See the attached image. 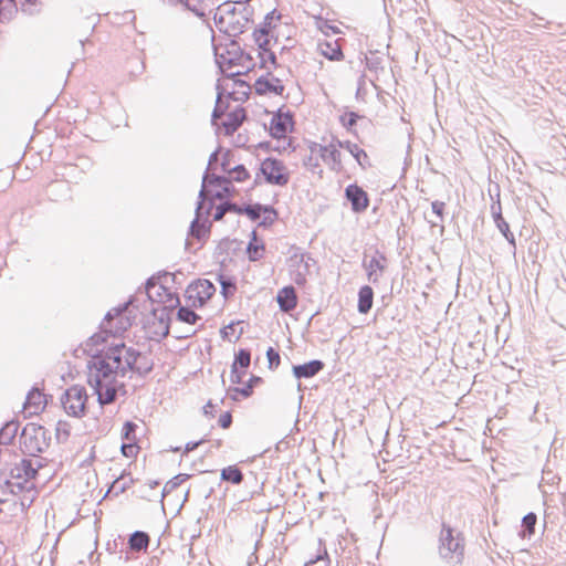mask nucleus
Masks as SVG:
<instances>
[{
    "label": "nucleus",
    "mask_w": 566,
    "mask_h": 566,
    "mask_svg": "<svg viewBox=\"0 0 566 566\" xmlns=\"http://www.w3.org/2000/svg\"><path fill=\"white\" fill-rule=\"evenodd\" d=\"M205 191L206 190H203V188L199 191L196 207V218L191 221L188 232L192 239L198 240L201 242V244L205 243L210 235L211 222L207 219V216L209 211L214 207L213 201L208 200L207 208L205 209Z\"/></svg>",
    "instance_id": "nucleus-4"
},
{
    "label": "nucleus",
    "mask_w": 566,
    "mask_h": 566,
    "mask_svg": "<svg viewBox=\"0 0 566 566\" xmlns=\"http://www.w3.org/2000/svg\"><path fill=\"white\" fill-rule=\"evenodd\" d=\"M268 367L271 370L276 369L281 364L280 352L274 347H269L266 350Z\"/></svg>",
    "instance_id": "nucleus-55"
},
{
    "label": "nucleus",
    "mask_w": 566,
    "mask_h": 566,
    "mask_svg": "<svg viewBox=\"0 0 566 566\" xmlns=\"http://www.w3.org/2000/svg\"><path fill=\"white\" fill-rule=\"evenodd\" d=\"M221 481L238 485L243 481V473L238 465H229L221 470Z\"/></svg>",
    "instance_id": "nucleus-37"
},
{
    "label": "nucleus",
    "mask_w": 566,
    "mask_h": 566,
    "mask_svg": "<svg viewBox=\"0 0 566 566\" xmlns=\"http://www.w3.org/2000/svg\"><path fill=\"white\" fill-rule=\"evenodd\" d=\"M501 234L505 238L507 243L515 250L516 249V239L514 233L510 229V224L506 220L501 221L495 224Z\"/></svg>",
    "instance_id": "nucleus-49"
},
{
    "label": "nucleus",
    "mask_w": 566,
    "mask_h": 566,
    "mask_svg": "<svg viewBox=\"0 0 566 566\" xmlns=\"http://www.w3.org/2000/svg\"><path fill=\"white\" fill-rule=\"evenodd\" d=\"M248 112L243 106H237L227 114V119L222 122V130L226 136H232L247 120Z\"/></svg>",
    "instance_id": "nucleus-22"
},
{
    "label": "nucleus",
    "mask_w": 566,
    "mask_h": 566,
    "mask_svg": "<svg viewBox=\"0 0 566 566\" xmlns=\"http://www.w3.org/2000/svg\"><path fill=\"white\" fill-rule=\"evenodd\" d=\"M154 361L147 355L134 348L127 350L125 369L122 368V377H125L127 371L137 374L142 378H146L154 369Z\"/></svg>",
    "instance_id": "nucleus-10"
},
{
    "label": "nucleus",
    "mask_w": 566,
    "mask_h": 566,
    "mask_svg": "<svg viewBox=\"0 0 566 566\" xmlns=\"http://www.w3.org/2000/svg\"><path fill=\"white\" fill-rule=\"evenodd\" d=\"M387 258L385 253L380 252L378 249H375L374 255L367 260V254L365 253L363 259V268L366 270L367 279L373 284L378 283L379 277L386 270Z\"/></svg>",
    "instance_id": "nucleus-17"
},
{
    "label": "nucleus",
    "mask_w": 566,
    "mask_h": 566,
    "mask_svg": "<svg viewBox=\"0 0 566 566\" xmlns=\"http://www.w3.org/2000/svg\"><path fill=\"white\" fill-rule=\"evenodd\" d=\"M331 559L325 551L323 554L316 555L314 558L310 559L304 564V566H329Z\"/></svg>",
    "instance_id": "nucleus-56"
},
{
    "label": "nucleus",
    "mask_w": 566,
    "mask_h": 566,
    "mask_svg": "<svg viewBox=\"0 0 566 566\" xmlns=\"http://www.w3.org/2000/svg\"><path fill=\"white\" fill-rule=\"evenodd\" d=\"M104 343V338L101 333L93 334L85 344L81 347L83 354L91 357L87 361L88 377L87 382L94 391L101 389L102 385L117 381L116 378L119 373L114 366L106 361L105 358L101 357L98 346Z\"/></svg>",
    "instance_id": "nucleus-1"
},
{
    "label": "nucleus",
    "mask_w": 566,
    "mask_h": 566,
    "mask_svg": "<svg viewBox=\"0 0 566 566\" xmlns=\"http://www.w3.org/2000/svg\"><path fill=\"white\" fill-rule=\"evenodd\" d=\"M303 166L313 174H318L319 176L323 174L318 158L314 157L312 154L303 158Z\"/></svg>",
    "instance_id": "nucleus-53"
},
{
    "label": "nucleus",
    "mask_w": 566,
    "mask_h": 566,
    "mask_svg": "<svg viewBox=\"0 0 566 566\" xmlns=\"http://www.w3.org/2000/svg\"><path fill=\"white\" fill-rule=\"evenodd\" d=\"M40 442L42 447V453L50 447L51 433L50 431L40 424Z\"/></svg>",
    "instance_id": "nucleus-63"
},
{
    "label": "nucleus",
    "mask_w": 566,
    "mask_h": 566,
    "mask_svg": "<svg viewBox=\"0 0 566 566\" xmlns=\"http://www.w3.org/2000/svg\"><path fill=\"white\" fill-rule=\"evenodd\" d=\"M282 14L273 9L268 12L263 19V21L256 25L253 30L252 35L261 36V35H271L273 36V32L277 27V23L281 21Z\"/></svg>",
    "instance_id": "nucleus-25"
},
{
    "label": "nucleus",
    "mask_w": 566,
    "mask_h": 566,
    "mask_svg": "<svg viewBox=\"0 0 566 566\" xmlns=\"http://www.w3.org/2000/svg\"><path fill=\"white\" fill-rule=\"evenodd\" d=\"M94 394L101 407L113 403L117 398V381L102 385Z\"/></svg>",
    "instance_id": "nucleus-32"
},
{
    "label": "nucleus",
    "mask_w": 566,
    "mask_h": 566,
    "mask_svg": "<svg viewBox=\"0 0 566 566\" xmlns=\"http://www.w3.org/2000/svg\"><path fill=\"white\" fill-rule=\"evenodd\" d=\"M251 364V350L249 348H239L234 353L233 363L231 365L230 380L233 385L243 384V377Z\"/></svg>",
    "instance_id": "nucleus-16"
},
{
    "label": "nucleus",
    "mask_w": 566,
    "mask_h": 566,
    "mask_svg": "<svg viewBox=\"0 0 566 566\" xmlns=\"http://www.w3.org/2000/svg\"><path fill=\"white\" fill-rule=\"evenodd\" d=\"M335 143L338 148L347 150L354 157V159L363 170H367L373 166L368 154L357 144L352 143L350 140L340 139H335Z\"/></svg>",
    "instance_id": "nucleus-23"
},
{
    "label": "nucleus",
    "mask_w": 566,
    "mask_h": 566,
    "mask_svg": "<svg viewBox=\"0 0 566 566\" xmlns=\"http://www.w3.org/2000/svg\"><path fill=\"white\" fill-rule=\"evenodd\" d=\"M174 2L181 3L187 10L191 11L196 17L200 19L206 18V11L202 7V0H175Z\"/></svg>",
    "instance_id": "nucleus-44"
},
{
    "label": "nucleus",
    "mask_w": 566,
    "mask_h": 566,
    "mask_svg": "<svg viewBox=\"0 0 566 566\" xmlns=\"http://www.w3.org/2000/svg\"><path fill=\"white\" fill-rule=\"evenodd\" d=\"M256 209L263 210V218L258 222L260 228L268 229L279 219V211L271 205L258 206Z\"/></svg>",
    "instance_id": "nucleus-36"
},
{
    "label": "nucleus",
    "mask_w": 566,
    "mask_h": 566,
    "mask_svg": "<svg viewBox=\"0 0 566 566\" xmlns=\"http://www.w3.org/2000/svg\"><path fill=\"white\" fill-rule=\"evenodd\" d=\"M122 453L126 458L134 457L137 453L138 447L136 442L124 441L120 447Z\"/></svg>",
    "instance_id": "nucleus-59"
},
{
    "label": "nucleus",
    "mask_w": 566,
    "mask_h": 566,
    "mask_svg": "<svg viewBox=\"0 0 566 566\" xmlns=\"http://www.w3.org/2000/svg\"><path fill=\"white\" fill-rule=\"evenodd\" d=\"M374 290L370 285H363L358 290L357 311L359 314L370 312L374 304Z\"/></svg>",
    "instance_id": "nucleus-30"
},
{
    "label": "nucleus",
    "mask_w": 566,
    "mask_h": 566,
    "mask_svg": "<svg viewBox=\"0 0 566 566\" xmlns=\"http://www.w3.org/2000/svg\"><path fill=\"white\" fill-rule=\"evenodd\" d=\"M150 543V536L144 531L133 532L127 539V545L133 552H146Z\"/></svg>",
    "instance_id": "nucleus-31"
},
{
    "label": "nucleus",
    "mask_w": 566,
    "mask_h": 566,
    "mask_svg": "<svg viewBox=\"0 0 566 566\" xmlns=\"http://www.w3.org/2000/svg\"><path fill=\"white\" fill-rule=\"evenodd\" d=\"M233 418L231 411H224L219 416L218 426L222 429H229L232 424Z\"/></svg>",
    "instance_id": "nucleus-64"
},
{
    "label": "nucleus",
    "mask_w": 566,
    "mask_h": 566,
    "mask_svg": "<svg viewBox=\"0 0 566 566\" xmlns=\"http://www.w3.org/2000/svg\"><path fill=\"white\" fill-rule=\"evenodd\" d=\"M260 59L259 67L260 69H268V63H270L274 69H279L280 64L277 63L276 54L273 51H268L261 55L258 56Z\"/></svg>",
    "instance_id": "nucleus-52"
},
{
    "label": "nucleus",
    "mask_w": 566,
    "mask_h": 566,
    "mask_svg": "<svg viewBox=\"0 0 566 566\" xmlns=\"http://www.w3.org/2000/svg\"><path fill=\"white\" fill-rule=\"evenodd\" d=\"M253 88L255 94L261 96H282L285 91L282 80L275 76L271 70H268L265 74L260 75L255 80Z\"/></svg>",
    "instance_id": "nucleus-13"
},
{
    "label": "nucleus",
    "mask_w": 566,
    "mask_h": 566,
    "mask_svg": "<svg viewBox=\"0 0 566 566\" xmlns=\"http://www.w3.org/2000/svg\"><path fill=\"white\" fill-rule=\"evenodd\" d=\"M537 524V515L534 512H528L523 516L521 522V530L518 531V536L523 539L531 538L535 533V527Z\"/></svg>",
    "instance_id": "nucleus-34"
},
{
    "label": "nucleus",
    "mask_w": 566,
    "mask_h": 566,
    "mask_svg": "<svg viewBox=\"0 0 566 566\" xmlns=\"http://www.w3.org/2000/svg\"><path fill=\"white\" fill-rule=\"evenodd\" d=\"M214 60L216 64L219 69V72L223 75L226 74V70L232 69L234 66V57H230L227 54V46L223 52H219L218 49L214 48Z\"/></svg>",
    "instance_id": "nucleus-39"
},
{
    "label": "nucleus",
    "mask_w": 566,
    "mask_h": 566,
    "mask_svg": "<svg viewBox=\"0 0 566 566\" xmlns=\"http://www.w3.org/2000/svg\"><path fill=\"white\" fill-rule=\"evenodd\" d=\"M226 176H229L233 181L242 182L250 178V172L244 165L239 164L230 170Z\"/></svg>",
    "instance_id": "nucleus-47"
},
{
    "label": "nucleus",
    "mask_w": 566,
    "mask_h": 566,
    "mask_svg": "<svg viewBox=\"0 0 566 566\" xmlns=\"http://www.w3.org/2000/svg\"><path fill=\"white\" fill-rule=\"evenodd\" d=\"M344 198L350 203L354 213H364L370 203L369 195L357 182L350 184L345 188Z\"/></svg>",
    "instance_id": "nucleus-14"
},
{
    "label": "nucleus",
    "mask_w": 566,
    "mask_h": 566,
    "mask_svg": "<svg viewBox=\"0 0 566 566\" xmlns=\"http://www.w3.org/2000/svg\"><path fill=\"white\" fill-rule=\"evenodd\" d=\"M258 206L264 205L260 202L242 205V216H247L253 222L259 221L263 210L256 209Z\"/></svg>",
    "instance_id": "nucleus-46"
},
{
    "label": "nucleus",
    "mask_w": 566,
    "mask_h": 566,
    "mask_svg": "<svg viewBox=\"0 0 566 566\" xmlns=\"http://www.w3.org/2000/svg\"><path fill=\"white\" fill-rule=\"evenodd\" d=\"M325 368L321 359H312L304 364L293 365L292 374L296 379H308L318 375Z\"/></svg>",
    "instance_id": "nucleus-24"
},
{
    "label": "nucleus",
    "mask_w": 566,
    "mask_h": 566,
    "mask_svg": "<svg viewBox=\"0 0 566 566\" xmlns=\"http://www.w3.org/2000/svg\"><path fill=\"white\" fill-rule=\"evenodd\" d=\"M42 397H43L42 391L36 386H33L27 395L24 405L27 407L33 406V407H35V409H38L39 405L41 403Z\"/></svg>",
    "instance_id": "nucleus-50"
},
{
    "label": "nucleus",
    "mask_w": 566,
    "mask_h": 566,
    "mask_svg": "<svg viewBox=\"0 0 566 566\" xmlns=\"http://www.w3.org/2000/svg\"><path fill=\"white\" fill-rule=\"evenodd\" d=\"M127 350H134V348L127 347L124 342L113 343L107 348L98 349L101 357L114 366L117 373H119V377H122L120 369H125Z\"/></svg>",
    "instance_id": "nucleus-15"
},
{
    "label": "nucleus",
    "mask_w": 566,
    "mask_h": 566,
    "mask_svg": "<svg viewBox=\"0 0 566 566\" xmlns=\"http://www.w3.org/2000/svg\"><path fill=\"white\" fill-rule=\"evenodd\" d=\"M216 90H217V101H216V106L212 111V114H211V124L213 126H216V120H217V117L219 116H222L224 114H228V109H229V99H234V101H241L242 98H239V97H234V93L233 92H228L223 85H222V82L220 80L217 81V84H216Z\"/></svg>",
    "instance_id": "nucleus-19"
},
{
    "label": "nucleus",
    "mask_w": 566,
    "mask_h": 566,
    "mask_svg": "<svg viewBox=\"0 0 566 566\" xmlns=\"http://www.w3.org/2000/svg\"><path fill=\"white\" fill-rule=\"evenodd\" d=\"M71 433V426L67 421L59 420L55 427V439L59 443L65 442Z\"/></svg>",
    "instance_id": "nucleus-48"
},
{
    "label": "nucleus",
    "mask_w": 566,
    "mask_h": 566,
    "mask_svg": "<svg viewBox=\"0 0 566 566\" xmlns=\"http://www.w3.org/2000/svg\"><path fill=\"white\" fill-rule=\"evenodd\" d=\"M235 4L237 3L232 0H226L217 8V11L223 12L226 15H231L233 18L237 13L239 14V10Z\"/></svg>",
    "instance_id": "nucleus-57"
},
{
    "label": "nucleus",
    "mask_w": 566,
    "mask_h": 566,
    "mask_svg": "<svg viewBox=\"0 0 566 566\" xmlns=\"http://www.w3.org/2000/svg\"><path fill=\"white\" fill-rule=\"evenodd\" d=\"M156 286L158 287V291L156 294L159 297V303L167 304V305H164L163 307H167L168 311L172 312L175 308H177L180 305V298H179L178 294L175 292H171L166 286L165 283H159L155 276L147 279V281L145 283L146 294H147L148 300L151 303L155 302V298L151 295L150 291L153 289H155Z\"/></svg>",
    "instance_id": "nucleus-12"
},
{
    "label": "nucleus",
    "mask_w": 566,
    "mask_h": 566,
    "mask_svg": "<svg viewBox=\"0 0 566 566\" xmlns=\"http://www.w3.org/2000/svg\"><path fill=\"white\" fill-rule=\"evenodd\" d=\"M439 554L442 559L453 566L461 564L464 555V543L461 534L458 533L454 536V530L446 523H442Z\"/></svg>",
    "instance_id": "nucleus-3"
},
{
    "label": "nucleus",
    "mask_w": 566,
    "mask_h": 566,
    "mask_svg": "<svg viewBox=\"0 0 566 566\" xmlns=\"http://www.w3.org/2000/svg\"><path fill=\"white\" fill-rule=\"evenodd\" d=\"M265 251V244L261 238L258 237V232L253 230L250 234V240L245 248V253L250 262L260 261Z\"/></svg>",
    "instance_id": "nucleus-28"
},
{
    "label": "nucleus",
    "mask_w": 566,
    "mask_h": 566,
    "mask_svg": "<svg viewBox=\"0 0 566 566\" xmlns=\"http://www.w3.org/2000/svg\"><path fill=\"white\" fill-rule=\"evenodd\" d=\"M40 424L27 423L20 433V449L25 457H39L42 453Z\"/></svg>",
    "instance_id": "nucleus-9"
},
{
    "label": "nucleus",
    "mask_w": 566,
    "mask_h": 566,
    "mask_svg": "<svg viewBox=\"0 0 566 566\" xmlns=\"http://www.w3.org/2000/svg\"><path fill=\"white\" fill-rule=\"evenodd\" d=\"M191 307L192 306L189 304L188 306L179 305L177 307V319L191 325L197 324L201 319V316L197 314Z\"/></svg>",
    "instance_id": "nucleus-38"
},
{
    "label": "nucleus",
    "mask_w": 566,
    "mask_h": 566,
    "mask_svg": "<svg viewBox=\"0 0 566 566\" xmlns=\"http://www.w3.org/2000/svg\"><path fill=\"white\" fill-rule=\"evenodd\" d=\"M377 52H370V56H366V66L369 71L377 72L382 69V59L376 55Z\"/></svg>",
    "instance_id": "nucleus-58"
},
{
    "label": "nucleus",
    "mask_w": 566,
    "mask_h": 566,
    "mask_svg": "<svg viewBox=\"0 0 566 566\" xmlns=\"http://www.w3.org/2000/svg\"><path fill=\"white\" fill-rule=\"evenodd\" d=\"M157 308L151 310V314L155 316V318L158 319L159 324L163 325L164 331L161 333L163 337H167L169 335L170 329V323H171V311H168L167 307L161 308L160 315H157Z\"/></svg>",
    "instance_id": "nucleus-43"
},
{
    "label": "nucleus",
    "mask_w": 566,
    "mask_h": 566,
    "mask_svg": "<svg viewBox=\"0 0 566 566\" xmlns=\"http://www.w3.org/2000/svg\"><path fill=\"white\" fill-rule=\"evenodd\" d=\"M432 212L439 218L440 222L444 221L446 202L434 200L431 202Z\"/></svg>",
    "instance_id": "nucleus-61"
},
{
    "label": "nucleus",
    "mask_w": 566,
    "mask_h": 566,
    "mask_svg": "<svg viewBox=\"0 0 566 566\" xmlns=\"http://www.w3.org/2000/svg\"><path fill=\"white\" fill-rule=\"evenodd\" d=\"M253 36V41L254 43L256 44L258 46V56L270 51V45H271V35H261V36H256V35H252Z\"/></svg>",
    "instance_id": "nucleus-54"
},
{
    "label": "nucleus",
    "mask_w": 566,
    "mask_h": 566,
    "mask_svg": "<svg viewBox=\"0 0 566 566\" xmlns=\"http://www.w3.org/2000/svg\"><path fill=\"white\" fill-rule=\"evenodd\" d=\"M263 382V378L256 375H251L243 386H231L227 389V397L232 401H240V397L247 399L253 395V389Z\"/></svg>",
    "instance_id": "nucleus-20"
},
{
    "label": "nucleus",
    "mask_w": 566,
    "mask_h": 566,
    "mask_svg": "<svg viewBox=\"0 0 566 566\" xmlns=\"http://www.w3.org/2000/svg\"><path fill=\"white\" fill-rule=\"evenodd\" d=\"M340 156V151L337 149L336 144L325 145L321 148L319 157L328 165L329 169L335 172H340L343 170Z\"/></svg>",
    "instance_id": "nucleus-27"
},
{
    "label": "nucleus",
    "mask_w": 566,
    "mask_h": 566,
    "mask_svg": "<svg viewBox=\"0 0 566 566\" xmlns=\"http://www.w3.org/2000/svg\"><path fill=\"white\" fill-rule=\"evenodd\" d=\"M319 53L327 60L338 62L344 60V52L338 44V40L335 41H322L318 42Z\"/></svg>",
    "instance_id": "nucleus-29"
},
{
    "label": "nucleus",
    "mask_w": 566,
    "mask_h": 566,
    "mask_svg": "<svg viewBox=\"0 0 566 566\" xmlns=\"http://www.w3.org/2000/svg\"><path fill=\"white\" fill-rule=\"evenodd\" d=\"M259 171L268 185L285 187L291 179V172L285 164L275 157H266L259 165Z\"/></svg>",
    "instance_id": "nucleus-5"
},
{
    "label": "nucleus",
    "mask_w": 566,
    "mask_h": 566,
    "mask_svg": "<svg viewBox=\"0 0 566 566\" xmlns=\"http://www.w3.org/2000/svg\"><path fill=\"white\" fill-rule=\"evenodd\" d=\"M232 157H233V154L231 150L227 149L223 154H222V158H221V163H220V168L221 170L227 175L228 172H230V170L232 169L231 167V161H232Z\"/></svg>",
    "instance_id": "nucleus-60"
},
{
    "label": "nucleus",
    "mask_w": 566,
    "mask_h": 566,
    "mask_svg": "<svg viewBox=\"0 0 566 566\" xmlns=\"http://www.w3.org/2000/svg\"><path fill=\"white\" fill-rule=\"evenodd\" d=\"M294 114L291 111L283 112V106L276 109L269 124V135L274 139L285 138L294 127Z\"/></svg>",
    "instance_id": "nucleus-11"
},
{
    "label": "nucleus",
    "mask_w": 566,
    "mask_h": 566,
    "mask_svg": "<svg viewBox=\"0 0 566 566\" xmlns=\"http://www.w3.org/2000/svg\"><path fill=\"white\" fill-rule=\"evenodd\" d=\"M206 186L214 188L212 197L220 201L230 200L238 193L235 187L233 186V180L229 176L209 174L208 169H206L202 176L201 189H205Z\"/></svg>",
    "instance_id": "nucleus-8"
},
{
    "label": "nucleus",
    "mask_w": 566,
    "mask_h": 566,
    "mask_svg": "<svg viewBox=\"0 0 566 566\" xmlns=\"http://www.w3.org/2000/svg\"><path fill=\"white\" fill-rule=\"evenodd\" d=\"M137 429H138V426L135 422H133L130 420L125 421L123 424V429H122L123 441L136 442V430Z\"/></svg>",
    "instance_id": "nucleus-51"
},
{
    "label": "nucleus",
    "mask_w": 566,
    "mask_h": 566,
    "mask_svg": "<svg viewBox=\"0 0 566 566\" xmlns=\"http://www.w3.org/2000/svg\"><path fill=\"white\" fill-rule=\"evenodd\" d=\"M254 9L251 6H244L239 10V19H231L226 28L224 33L229 36L237 38L244 33L250 23H253Z\"/></svg>",
    "instance_id": "nucleus-18"
},
{
    "label": "nucleus",
    "mask_w": 566,
    "mask_h": 566,
    "mask_svg": "<svg viewBox=\"0 0 566 566\" xmlns=\"http://www.w3.org/2000/svg\"><path fill=\"white\" fill-rule=\"evenodd\" d=\"M217 281L220 284V293L224 300L231 298L237 292V280L231 275L218 274Z\"/></svg>",
    "instance_id": "nucleus-35"
},
{
    "label": "nucleus",
    "mask_w": 566,
    "mask_h": 566,
    "mask_svg": "<svg viewBox=\"0 0 566 566\" xmlns=\"http://www.w3.org/2000/svg\"><path fill=\"white\" fill-rule=\"evenodd\" d=\"M364 116L354 111H347L339 116V123L348 133H356L355 126Z\"/></svg>",
    "instance_id": "nucleus-40"
},
{
    "label": "nucleus",
    "mask_w": 566,
    "mask_h": 566,
    "mask_svg": "<svg viewBox=\"0 0 566 566\" xmlns=\"http://www.w3.org/2000/svg\"><path fill=\"white\" fill-rule=\"evenodd\" d=\"M87 394L86 389L80 385H73L67 388L62 397L61 403L69 416L82 418L86 412Z\"/></svg>",
    "instance_id": "nucleus-6"
},
{
    "label": "nucleus",
    "mask_w": 566,
    "mask_h": 566,
    "mask_svg": "<svg viewBox=\"0 0 566 566\" xmlns=\"http://www.w3.org/2000/svg\"><path fill=\"white\" fill-rule=\"evenodd\" d=\"M10 478L15 480L31 481L36 479V472L34 469V461L30 458L21 459L20 463L15 464L10 470Z\"/></svg>",
    "instance_id": "nucleus-26"
},
{
    "label": "nucleus",
    "mask_w": 566,
    "mask_h": 566,
    "mask_svg": "<svg viewBox=\"0 0 566 566\" xmlns=\"http://www.w3.org/2000/svg\"><path fill=\"white\" fill-rule=\"evenodd\" d=\"M190 478V474L187 473H179L175 475L172 479H170L163 488L161 491V502L165 496H167L169 493H171L174 490H176L178 486H180L185 481H187Z\"/></svg>",
    "instance_id": "nucleus-42"
},
{
    "label": "nucleus",
    "mask_w": 566,
    "mask_h": 566,
    "mask_svg": "<svg viewBox=\"0 0 566 566\" xmlns=\"http://www.w3.org/2000/svg\"><path fill=\"white\" fill-rule=\"evenodd\" d=\"M133 482H134L133 478H128V480H126V476L123 473L120 476H118L116 480L113 481L107 493L114 492L115 495L124 493L130 486V484Z\"/></svg>",
    "instance_id": "nucleus-45"
},
{
    "label": "nucleus",
    "mask_w": 566,
    "mask_h": 566,
    "mask_svg": "<svg viewBox=\"0 0 566 566\" xmlns=\"http://www.w3.org/2000/svg\"><path fill=\"white\" fill-rule=\"evenodd\" d=\"M216 211L213 213V220L220 221L227 212H232L242 216V205H238L231 200H223L218 206H214Z\"/></svg>",
    "instance_id": "nucleus-33"
},
{
    "label": "nucleus",
    "mask_w": 566,
    "mask_h": 566,
    "mask_svg": "<svg viewBox=\"0 0 566 566\" xmlns=\"http://www.w3.org/2000/svg\"><path fill=\"white\" fill-rule=\"evenodd\" d=\"M216 291L217 289L211 281L197 279L187 286L185 297L190 306L200 308L207 304Z\"/></svg>",
    "instance_id": "nucleus-7"
},
{
    "label": "nucleus",
    "mask_w": 566,
    "mask_h": 566,
    "mask_svg": "<svg viewBox=\"0 0 566 566\" xmlns=\"http://www.w3.org/2000/svg\"><path fill=\"white\" fill-rule=\"evenodd\" d=\"M275 301L283 313H291L298 304L296 289L293 285H285L276 293Z\"/></svg>",
    "instance_id": "nucleus-21"
},
{
    "label": "nucleus",
    "mask_w": 566,
    "mask_h": 566,
    "mask_svg": "<svg viewBox=\"0 0 566 566\" xmlns=\"http://www.w3.org/2000/svg\"><path fill=\"white\" fill-rule=\"evenodd\" d=\"M138 298L136 296H130L127 302L107 312L97 332L101 333L104 343L109 336H119L132 327L136 318L134 310L138 308L136 304Z\"/></svg>",
    "instance_id": "nucleus-2"
},
{
    "label": "nucleus",
    "mask_w": 566,
    "mask_h": 566,
    "mask_svg": "<svg viewBox=\"0 0 566 566\" xmlns=\"http://www.w3.org/2000/svg\"><path fill=\"white\" fill-rule=\"evenodd\" d=\"M244 321H231L227 326L220 329V336L223 340H230V334L234 332L235 325L242 324Z\"/></svg>",
    "instance_id": "nucleus-62"
},
{
    "label": "nucleus",
    "mask_w": 566,
    "mask_h": 566,
    "mask_svg": "<svg viewBox=\"0 0 566 566\" xmlns=\"http://www.w3.org/2000/svg\"><path fill=\"white\" fill-rule=\"evenodd\" d=\"M227 54L230 57H234V66L241 65L244 66L243 63V55L244 51L241 49L239 41L233 38L230 40L229 44L227 45Z\"/></svg>",
    "instance_id": "nucleus-41"
}]
</instances>
